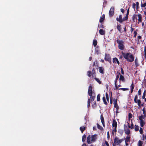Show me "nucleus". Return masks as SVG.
Here are the masks:
<instances>
[{
	"label": "nucleus",
	"instance_id": "nucleus-1",
	"mask_svg": "<svg viewBox=\"0 0 146 146\" xmlns=\"http://www.w3.org/2000/svg\"><path fill=\"white\" fill-rule=\"evenodd\" d=\"M122 55H120L119 57V59L123 58V56L128 62H132L134 60V58L132 53L130 52H124L123 51L121 52Z\"/></svg>",
	"mask_w": 146,
	"mask_h": 146
},
{
	"label": "nucleus",
	"instance_id": "nucleus-2",
	"mask_svg": "<svg viewBox=\"0 0 146 146\" xmlns=\"http://www.w3.org/2000/svg\"><path fill=\"white\" fill-rule=\"evenodd\" d=\"M117 43L118 44V47L121 50H123L125 46L124 45V41L122 40H120L119 39L116 40Z\"/></svg>",
	"mask_w": 146,
	"mask_h": 146
},
{
	"label": "nucleus",
	"instance_id": "nucleus-3",
	"mask_svg": "<svg viewBox=\"0 0 146 146\" xmlns=\"http://www.w3.org/2000/svg\"><path fill=\"white\" fill-rule=\"evenodd\" d=\"M124 140L123 139H119L117 137H115L114 139V142L115 144L119 145L120 143Z\"/></svg>",
	"mask_w": 146,
	"mask_h": 146
},
{
	"label": "nucleus",
	"instance_id": "nucleus-4",
	"mask_svg": "<svg viewBox=\"0 0 146 146\" xmlns=\"http://www.w3.org/2000/svg\"><path fill=\"white\" fill-rule=\"evenodd\" d=\"M137 98L138 96L137 95H136L135 96L134 99V102L136 103H137V105L139 107H140L141 102L140 100L137 99Z\"/></svg>",
	"mask_w": 146,
	"mask_h": 146
},
{
	"label": "nucleus",
	"instance_id": "nucleus-5",
	"mask_svg": "<svg viewBox=\"0 0 146 146\" xmlns=\"http://www.w3.org/2000/svg\"><path fill=\"white\" fill-rule=\"evenodd\" d=\"M104 60L106 61H108L111 63V57L110 56V54L106 53L105 54Z\"/></svg>",
	"mask_w": 146,
	"mask_h": 146
},
{
	"label": "nucleus",
	"instance_id": "nucleus-6",
	"mask_svg": "<svg viewBox=\"0 0 146 146\" xmlns=\"http://www.w3.org/2000/svg\"><path fill=\"white\" fill-rule=\"evenodd\" d=\"M114 7H111L109 12V15L110 17H112L114 13Z\"/></svg>",
	"mask_w": 146,
	"mask_h": 146
},
{
	"label": "nucleus",
	"instance_id": "nucleus-7",
	"mask_svg": "<svg viewBox=\"0 0 146 146\" xmlns=\"http://www.w3.org/2000/svg\"><path fill=\"white\" fill-rule=\"evenodd\" d=\"M124 131H125V134L127 135H129L130 133V131L129 129L127 128V127L125 125V124L124 125Z\"/></svg>",
	"mask_w": 146,
	"mask_h": 146
},
{
	"label": "nucleus",
	"instance_id": "nucleus-8",
	"mask_svg": "<svg viewBox=\"0 0 146 146\" xmlns=\"http://www.w3.org/2000/svg\"><path fill=\"white\" fill-rule=\"evenodd\" d=\"M97 135L94 134L93 135H92L91 136V141L92 142H95L96 140L97 139Z\"/></svg>",
	"mask_w": 146,
	"mask_h": 146
},
{
	"label": "nucleus",
	"instance_id": "nucleus-9",
	"mask_svg": "<svg viewBox=\"0 0 146 146\" xmlns=\"http://www.w3.org/2000/svg\"><path fill=\"white\" fill-rule=\"evenodd\" d=\"M88 95L90 96L91 101L92 102L96 98L95 93H94L92 94H89Z\"/></svg>",
	"mask_w": 146,
	"mask_h": 146
},
{
	"label": "nucleus",
	"instance_id": "nucleus-10",
	"mask_svg": "<svg viewBox=\"0 0 146 146\" xmlns=\"http://www.w3.org/2000/svg\"><path fill=\"white\" fill-rule=\"evenodd\" d=\"M94 93H95V92H94V91H92V87L91 86H90L89 87L88 89V94L89 95Z\"/></svg>",
	"mask_w": 146,
	"mask_h": 146
},
{
	"label": "nucleus",
	"instance_id": "nucleus-11",
	"mask_svg": "<svg viewBox=\"0 0 146 146\" xmlns=\"http://www.w3.org/2000/svg\"><path fill=\"white\" fill-rule=\"evenodd\" d=\"M99 71L100 73L102 74L104 73V68L102 67H98Z\"/></svg>",
	"mask_w": 146,
	"mask_h": 146
},
{
	"label": "nucleus",
	"instance_id": "nucleus-12",
	"mask_svg": "<svg viewBox=\"0 0 146 146\" xmlns=\"http://www.w3.org/2000/svg\"><path fill=\"white\" fill-rule=\"evenodd\" d=\"M113 63H117L118 65H119L120 64L119 62L118 59L117 58H116L115 57L113 58Z\"/></svg>",
	"mask_w": 146,
	"mask_h": 146
},
{
	"label": "nucleus",
	"instance_id": "nucleus-13",
	"mask_svg": "<svg viewBox=\"0 0 146 146\" xmlns=\"http://www.w3.org/2000/svg\"><path fill=\"white\" fill-rule=\"evenodd\" d=\"M122 15H119V18L118 17L116 18V20L120 23L122 22Z\"/></svg>",
	"mask_w": 146,
	"mask_h": 146
},
{
	"label": "nucleus",
	"instance_id": "nucleus-14",
	"mask_svg": "<svg viewBox=\"0 0 146 146\" xmlns=\"http://www.w3.org/2000/svg\"><path fill=\"white\" fill-rule=\"evenodd\" d=\"M91 137L90 135H89L87 137V141L88 144H90L92 143L91 141L90 140Z\"/></svg>",
	"mask_w": 146,
	"mask_h": 146
},
{
	"label": "nucleus",
	"instance_id": "nucleus-15",
	"mask_svg": "<svg viewBox=\"0 0 146 146\" xmlns=\"http://www.w3.org/2000/svg\"><path fill=\"white\" fill-rule=\"evenodd\" d=\"M100 119L101 120V122L103 125V127H105V123H104V119L103 116L101 115L100 116Z\"/></svg>",
	"mask_w": 146,
	"mask_h": 146
},
{
	"label": "nucleus",
	"instance_id": "nucleus-16",
	"mask_svg": "<svg viewBox=\"0 0 146 146\" xmlns=\"http://www.w3.org/2000/svg\"><path fill=\"white\" fill-rule=\"evenodd\" d=\"M105 15L103 14L100 17L99 20V22L100 23H102L103 22L104 20L105 19Z\"/></svg>",
	"mask_w": 146,
	"mask_h": 146
},
{
	"label": "nucleus",
	"instance_id": "nucleus-17",
	"mask_svg": "<svg viewBox=\"0 0 146 146\" xmlns=\"http://www.w3.org/2000/svg\"><path fill=\"white\" fill-rule=\"evenodd\" d=\"M137 16L138 17V23H139L141 22L142 21V16L141 14L138 15Z\"/></svg>",
	"mask_w": 146,
	"mask_h": 146
},
{
	"label": "nucleus",
	"instance_id": "nucleus-18",
	"mask_svg": "<svg viewBox=\"0 0 146 146\" xmlns=\"http://www.w3.org/2000/svg\"><path fill=\"white\" fill-rule=\"evenodd\" d=\"M117 122L114 119L112 123V126L113 127H114L115 128H117Z\"/></svg>",
	"mask_w": 146,
	"mask_h": 146
},
{
	"label": "nucleus",
	"instance_id": "nucleus-19",
	"mask_svg": "<svg viewBox=\"0 0 146 146\" xmlns=\"http://www.w3.org/2000/svg\"><path fill=\"white\" fill-rule=\"evenodd\" d=\"M138 15L134 14L132 17V20L133 22H135V20L137 21V16Z\"/></svg>",
	"mask_w": 146,
	"mask_h": 146
},
{
	"label": "nucleus",
	"instance_id": "nucleus-20",
	"mask_svg": "<svg viewBox=\"0 0 146 146\" xmlns=\"http://www.w3.org/2000/svg\"><path fill=\"white\" fill-rule=\"evenodd\" d=\"M99 33L102 35H104L105 34V31L103 29H100L99 30Z\"/></svg>",
	"mask_w": 146,
	"mask_h": 146
},
{
	"label": "nucleus",
	"instance_id": "nucleus-21",
	"mask_svg": "<svg viewBox=\"0 0 146 146\" xmlns=\"http://www.w3.org/2000/svg\"><path fill=\"white\" fill-rule=\"evenodd\" d=\"M86 128V127H84V126H82L80 127V129L82 133H83V132L85 130Z\"/></svg>",
	"mask_w": 146,
	"mask_h": 146
},
{
	"label": "nucleus",
	"instance_id": "nucleus-22",
	"mask_svg": "<svg viewBox=\"0 0 146 146\" xmlns=\"http://www.w3.org/2000/svg\"><path fill=\"white\" fill-rule=\"evenodd\" d=\"M130 136H127L126 137V138L125 139V142H129L130 141Z\"/></svg>",
	"mask_w": 146,
	"mask_h": 146
},
{
	"label": "nucleus",
	"instance_id": "nucleus-23",
	"mask_svg": "<svg viewBox=\"0 0 146 146\" xmlns=\"http://www.w3.org/2000/svg\"><path fill=\"white\" fill-rule=\"evenodd\" d=\"M135 63L136 67H137L139 65V64H138V60L137 57L135 59Z\"/></svg>",
	"mask_w": 146,
	"mask_h": 146
},
{
	"label": "nucleus",
	"instance_id": "nucleus-24",
	"mask_svg": "<svg viewBox=\"0 0 146 146\" xmlns=\"http://www.w3.org/2000/svg\"><path fill=\"white\" fill-rule=\"evenodd\" d=\"M87 75L88 77H90L92 76V73L91 71L89 70L87 72Z\"/></svg>",
	"mask_w": 146,
	"mask_h": 146
},
{
	"label": "nucleus",
	"instance_id": "nucleus-25",
	"mask_svg": "<svg viewBox=\"0 0 146 146\" xmlns=\"http://www.w3.org/2000/svg\"><path fill=\"white\" fill-rule=\"evenodd\" d=\"M121 25L120 24L117 25V29L118 31L120 33L121 32Z\"/></svg>",
	"mask_w": 146,
	"mask_h": 146
},
{
	"label": "nucleus",
	"instance_id": "nucleus-26",
	"mask_svg": "<svg viewBox=\"0 0 146 146\" xmlns=\"http://www.w3.org/2000/svg\"><path fill=\"white\" fill-rule=\"evenodd\" d=\"M120 78H119V80H120L122 81L123 82H124L125 81V79L124 77V76L120 74Z\"/></svg>",
	"mask_w": 146,
	"mask_h": 146
},
{
	"label": "nucleus",
	"instance_id": "nucleus-27",
	"mask_svg": "<svg viewBox=\"0 0 146 146\" xmlns=\"http://www.w3.org/2000/svg\"><path fill=\"white\" fill-rule=\"evenodd\" d=\"M120 74V73H119L116 76V78H115V81H114L115 83H117V80L119 78V76Z\"/></svg>",
	"mask_w": 146,
	"mask_h": 146
},
{
	"label": "nucleus",
	"instance_id": "nucleus-28",
	"mask_svg": "<svg viewBox=\"0 0 146 146\" xmlns=\"http://www.w3.org/2000/svg\"><path fill=\"white\" fill-rule=\"evenodd\" d=\"M97 41L96 40L94 39L93 42V44L94 47H95L97 45Z\"/></svg>",
	"mask_w": 146,
	"mask_h": 146
},
{
	"label": "nucleus",
	"instance_id": "nucleus-29",
	"mask_svg": "<svg viewBox=\"0 0 146 146\" xmlns=\"http://www.w3.org/2000/svg\"><path fill=\"white\" fill-rule=\"evenodd\" d=\"M97 125L98 128L99 129L101 130V131L103 130V128L101 126L99 125L98 123H97Z\"/></svg>",
	"mask_w": 146,
	"mask_h": 146
},
{
	"label": "nucleus",
	"instance_id": "nucleus-30",
	"mask_svg": "<svg viewBox=\"0 0 146 146\" xmlns=\"http://www.w3.org/2000/svg\"><path fill=\"white\" fill-rule=\"evenodd\" d=\"M86 136L85 135V134H84L83 135L82 137V141L83 142H84L85 141L86 139Z\"/></svg>",
	"mask_w": 146,
	"mask_h": 146
},
{
	"label": "nucleus",
	"instance_id": "nucleus-31",
	"mask_svg": "<svg viewBox=\"0 0 146 146\" xmlns=\"http://www.w3.org/2000/svg\"><path fill=\"white\" fill-rule=\"evenodd\" d=\"M144 118V116L143 115H141L139 117V118L140 121H143V119Z\"/></svg>",
	"mask_w": 146,
	"mask_h": 146
},
{
	"label": "nucleus",
	"instance_id": "nucleus-32",
	"mask_svg": "<svg viewBox=\"0 0 146 146\" xmlns=\"http://www.w3.org/2000/svg\"><path fill=\"white\" fill-rule=\"evenodd\" d=\"M102 100H103V101L104 102V104H105L106 105H107V103L106 101V98H105V97L104 96V97L102 98Z\"/></svg>",
	"mask_w": 146,
	"mask_h": 146
},
{
	"label": "nucleus",
	"instance_id": "nucleus-33",
	"mask_svg": "<svg viewBox=\"0 0 146 146\" xmlns=\"http://www.w3.org/2000/svg\"><path fill=\"white\" fill-rule=\"evenodd\" d=\"M135 131H137L139 130V127L137 125H135Z\"/></svg>",
	"mask_w": 146,
	"mask_h": 146
},
{
	"label": "nucleus",
	"instance_id": "nucleus-34",
	"mask_svg": "<svg viewBox=\"0 0 146 146\" xmlns=\"http://www.w3.org/2000/svg\"><path fill=\"white\" fill-rule=\"evenodd\" d=\"M114 104V107L116 109V112L118 111L119 109V107L117 104Z\"/></svg>",
	"mask_w": 146,
	"mask_h": 146
},
{
	"label": "nucleus",
	"instance_id": "nucleus-35",
	"mask_svg": "<svg viewBox=\"0 0 146 146\" xmlns=\"http://www.w3.org/2000/svg\"><path fill=\"white\" fill-rule=\"evenodd\" d=\"M128 16L127 15H126V16H125L122 19V22L124 21H127V20L128 18Z\"/></svg>",
	"mask_w": 146,
	"mask_h": 146
},
{
	"label": "nucleus",
	"instance_id": "nucleus-36",
	"mask_svg": "<svg viewBox=\"0 0 146 146\" xmlns=\"http://www.w3.org/2000/svg\"><path fill=\"white\" fill-rule=\"evenodd\" d=\"M92 72V77H94V75L96 74L95 70L94 68H93Z\"/></svg>",
	"mask_w": 146,
	"mask_h": 146
},
{
	"label": "nucleus",
	"instance_id": "nucleus-37",
	"mask_svg": "<svg viewBox=\"0 0 146 146\" xmlns=\"http://www.w3.org/2000/svg\"><path fill=\"white\" fill-rule=\"evenodd\" d=\"M97 106L96 101L94 102L92 105V107L93 108H95Z\"/></svg>",
	"mask_w": 146,
	"mask_h": 146
},
{
	"label": "nucleus",
	"instance_id": "nucleus-38",
	"mask_svg": "<svg viewBox=\"0 0 146 146\" xmlns=\"http://www.w3.org/2000/svg\"><path fill=\"white\" fill-rule=\"evenodd\" d=\"M146 90H145L144 92L143 93V95L142 97V98L143 99H144L145 96L146 95Z\"/></svg>",
	"mask_w": 146,
	"mask_h": 146
},
{
	"label": "nucleus",
	"instance_id": "nucleus-39",
	"mask_svg": "<svg viewBox=\"0 0 146 146\" xmlns=\"http://www.w3.org/2000/svg\"><path fill=\"white\" fill-rule=\"evenodd\" d=\"M138 143V146H142L143 142L142 141L139 140Z\"/></svg>",
	"mask_w": 146,
	"mask_h": 146
},
{
	"label": "nucleus",
	"instance_id": "nucleus-40",
	"mask_svg": "<svg viewBox=\"0 0 146 146\" xmlns=\"http://www.w3.org/2000/svg\"><path fill=\"white\" fill-rule=\"evenodd\" d=\"M100 94H99L98 95L97 97V100L98 101H99L100 100Z\"/></svg>",
	"mask_w": 146,
	"mask_h": 146
},
{
	"label": "nucleus",
	"instance_id": "nucleus-41",
	"mask_svg": "<svg viewBox=\"0 0 146 146\" xmlns=\"http://www.w3.org/2000/svg\"><path fill=\"white\" fill-rule=\"evenodd\" d=\"M100 84H101V81L100 80L97 78H94Z\"/></svg>",
	"mask_w": 146,
	"mask_h": 146
},
{
	"label": "nucleus",
	"instance_id": "nucleus-42",
	"mask_svg": "<svg viewBox=\"0 0 146 146\" xmlns=\"http://www.w3.org/2000/svg\"><path fill=\"white\" fill-rule=\"evenodd\" d=\"M144 55L145 58L146 59V46H145L144 47Z\"/></svg>",
	"mask_w": 146,
	"mask_h": 146
},
{
	"label": "nucleus",
	"instance_id": "nucleus-43",
	"mask_svg": "<svg viewBox=\"0 0 146 146\" xmlns=\"http://www.w3.org/2000/svg\"><path fill=\"white\" fill-rule=\"evenodd\" d=\"M117 131V128H115L112 131V134L114 135V133H116Z\"/></svg>",
	"mask_w": 146,
	"mask_h": 146
},
{
	"label": "nucleus",
	"instance_id": "nucleus-44",
	"mask_svg": "<svg viewBox=\"0 0 146 146\" xmlns=\"http://www.w3.org/2000/svg\"><path fill=\"white\" fill-rule=\"evenodd\" d=\"M106 98L107 100V101L108 102H109V96H108V93L107 92H106Z\"/></svg>",
	"mask_w": 146,
	"mask_h": 146
},
{
	"label": "nucleus",
	"instance_id": "nucleus-45",
	"mask_svg": "<svg viewBox=\"0 0 146 146\" xmlns=\"http://www.w3.org/2000/svg\"><path fill=\"white\" fill-rule=\"evenodd\" d=\"M145 123L143 121H140V125L141 127H143L144 124Z\"/></svg>",
	"mask_w": 146,
	"mask_h": 146
},
{
	"label": "nucleus",
	"instance_id": "nucleus-46",
	"mask_svg": "<svg viewBox=\"0 0 146 146\" xmlns=\"http://www.w3.org/2000/svg\"><path fill=\"white\" fill-rule=\"evenodd\" d=\"M115 88H114V90H115L118 89L119 88H118V86L117 85V83H115Z\"/></svg>",
	"mask_w": 146,
	"mask_h": 146
},
{
	"label": "nucleus",
	"instance_id": "nucleus-47",
	"mask_svg": "<svg viewBox=\"0 0 146 146\" xmlns=\"http://www.w3.org/2000/svg\"><path fill=\"white\" fill-rule=\"evenodd\" d=\"M113 104H117V99H113Z\"/></svg>",
	"mask_w": 146,
	"mask_h": 146
},
{
	"label": "nucleus",
	"instance_id": "nucleus-48",
	"mask_svg": "<svg viewBox=\"0 0 146 146\" xmlns=\"http://www.w3.org/2000/svg\"><path fill=\"white\" fill-rule=\"evenodd\" d=\"M139 132L140 134H142L143 133V129L142 128L140 127L139 129Z\"/></svg>",
	"mask_w": 146,
	"mask_h": 146
},
{
	"label": "nucleus",
	"instance_id": "nucleus-49",
	"mask_svg": "<svg viewBox=\"0 0 146 146\" xmlns=\"http://www.w3.org/2000/svg\"><path fill=\"white\" fill-rule=\"evenodd\" d=\"M119 90H121L123 91H126L127 90H128V89L127 88H120L119 89Z\"/></svg>",
	"mask_w": 146,
	"mask_h": 146
},
{
	"label": "nucleus",
	"instance_id": "nucleus-50",
	"mask_svg": "<svg viewBox=\"0 0 146 146\" xmlns=\"http://www.w3.org/2000/svg\"><path fill=\"white\" fill-rule=\"evenodd\" d=\"M146 6V2L143 4H141V6L142 7H144Z\"/></svg>",
	"mask_w": 146,
	"mask_h": 146
},
{
	"label": "nucleus",
	"instance_id": "nucleus-51",
	"mask_svg": "<svg viewBox=\"0 0 146 146\" xmlns=\"http://www.w3.org/2000/svg\"><path fill=\"white\" fill-rule=\"evenodd\" d=\"M132 115L130 113L129 114L128 117L129 119H130L132 118Z\"/></svg>",
	"mask_w": 146,
	"mask_h": 146
},
{
	"label": "nucleus",
	"instance_id": "nucleus-52",
	"mask_svg": "<svg viewBox=\"0 0 146 146\" xmlns=\"http://www.w3.org/2000/svg\"><path fill=\"white\" fill-rule=\"evenodd\" d=\"M133 37H135L137 35V32L136 31H134L133 33Z\"/></svg>",
	"mask_w": 146,
	"mask_h": 146
},
{
	"label": "nucleus",
	"instance_id": "nucleus-53",
	"mask_svg": "<svg viewBox=\"0 0 146 146\" xmlns=\"http://www.w3.org/2000/svg\"><path fill=\"white\" fill-rule=\"evenodd\" d=\"M131 89H133L134 88V86L133 84L132 83V84L130 86Z\"/></svg>",
	"mask_w": 146,
	"mask_h": 146
},
{
	"label": "nucleus",
	"instance_id": "nucleus-54",
	"mask_svg": "<svg viewBox=\"0 0 146 146\" xmlns=\"http://www.w3.org/2000/svg\"><path fill=\"white\" fill-rule=\"evenodd\" d=\"M131 129H132L134 128V125L133 123V122H132V121H131Z\"/></svg>",
	"mask_w": 146,
	"mask_h": 146
},
{
	"label": "nucleus",
	"instance_id": "nucleus-55",
	"mask_svg": "<svg viewBox=\"0 0 146 146\" xmlns=\"http://www.w3.org/2000/svg\"><path fill=\"white\" fill-rule=\"evenodd\" d=\"M94 62H95L96 66L97 67H98V61L97 60H96Z\"/></svg>",
	"mask_w": 146,
	"mask_h": 146
},
{
	"label": "nucleus",
	"instance_id": "nucleus-56",
	"mask_svg": "<svg viewBox=\"0 0 146 146\" xmlns=\"http://www.w3.org/2000/svg\"><path fill=\"white\" fill-rule=\"evenodd\" d=\"M138 94L139 95H140L141 94V89H139L138 91Z\"/></svg>",
	"mask_w": 146,
	"mask_h": 146
},
{
	"label": "nucleus",
	"instance_id": "nucleus-57",
	"mask_svg": "<svg viewBox=\"0 0 146 146\" xmlns=\"http://www.w3.org/2000/svg\"><path fill=\"white\" fill-rule=\"evenodd\" d=\"M91 100L90 99H88V104H90Z\"/></svg>",
	"mask_w": 146,
	"mask_h": 146
},
{
	"label": "nucleus",
	"instance_id": "nucleus-58",
	"mask_svg": "<svg viewBox=\"0 0 146 146\" xmlns=\"http://www.w3.org/2000/svg\"><path fill=\"white\" fill-rule=\"evenodd\" d=\"M121 72L122 74L123 75L124 74V71L123 69L121 68Z\"/></svg>",
	"mask_w": 146,
	"mask_h": 146
},
{
	"label": "nucleus",
	"instance_id": "nucleus-59",
	"mask_svg": "<svg viewBox=\"0 0 146 146\" xmlns=\"http://www.w3.org/2000/svg\"><path fill=\"white\" fill-rule=\"evenodd\" d=\"M136 8L137 9H138L139 8V2H136Z\"/></svg>",
	"mask_w": 146,
	"mask_h": 146
},
{
	"label": "nucleus",
	"instance_id": "nucleus-60",
	"mask_svg": "<svg viewBox=\"0 0 146 146\" xmlns=\"http://www.w3.org/2000/svg\"><path fill=\"white\" fill-rule=\"evenodd\" d=\"M143 138L142 139V140L144 141V139H145L146 140V135H143Z\"/></svg>",
	"mask_w": 146,
	"mask_h": 146
},
{
	"label": "nucleus",
	"instance_id": "nucleus-61",
	"mask_svg": "<svg viewBox=\"0 0 146 146\" xmlns=\"http://www.w3.org/2000/svg\"><path fill=\"white\" fill-rule=\"evenodd\" d=\"M135 6H136L135 4V3H133V5H132V7H133V9H135Z\"/></svg>",
	"mask_w": 146,
	"mask_h": 146
},
{
	"label": "nucleus",
	"instance_id": "nucleus-62",
	"mask_svg": "<svg viewBox=\"0 0 146 146\" xmlns=\"http://www.w3.org/2000/svg\"><path fill=\"white\" fill-rule=\"evenodd\" d=\"M129 9H128L127 11V14H126V15L128 16V15L129 14Z\"/></svg>",
	"mask_w": 146,
	"mask_h": 146
},
{
	"label": "nucleus",
	"instance_id": "nucleus-63",
	"mask_svg": "<svg viewBox=\"0 0 146 146\" xmlns=\"http://www.w3.org/2000/svg\"><path fill=\"white\" fill-rule=\"evenodd\" d=\"M105 143L107 146H110L109 143L107 141H105Z\"/></svg>",
	"mask_w": 146,
	"mask_h": 146
},
{
	"label": "nucleus",
	"instance_id": "nucleus-64",
	"mask_svg": "<svg viewBox=\"0 0 146 146\" xmlns=\"http://www.w3.org/2000/svg\"><path fill=\"white\" fill-rule=\"evenodd\" d=\"M121 12L123 13L124 12V10L123 9H121Z\"/></svg>",
	"mask_w": 146,
	"mask_h": 146
}]
</instances>
